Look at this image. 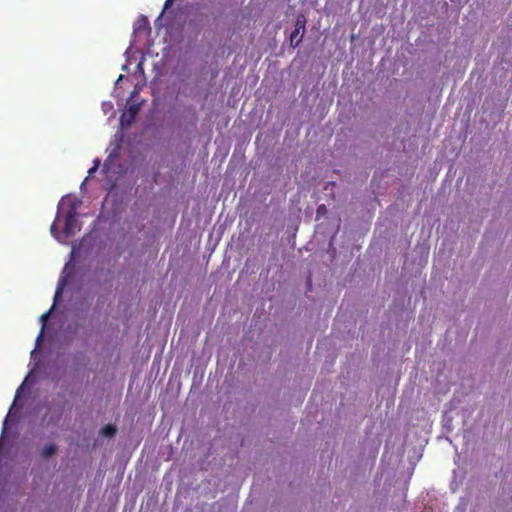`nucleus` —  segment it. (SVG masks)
<instances>
[{
    "instance_id": "obj_1",
    "label": "nucleus",
    "mask_w": 512,
    "mask_h": 512,
    "mask_svg": "<svg viewBox=\"0 0 512 512\" xmlns=\"http://www.w3.org/2000/svg\"><path fill=\"white\" fill-rule=\"evenodd\" d=\"M81 201L77 198H63L60 202V206L63 207L65 205L68 206V209L65 213V223H64V233L66 236H71L75 233L77 228V210Z\"/></svg>"
},
{
    "instance_id": "obj_2",
    "label": "nucleus",
    "mask_w": 512,
    "mask_h": 512,
    "mask_svg": "<svg viewBox=\"0 0 512 512\" xmlns=\"http://www.w3.org/2000/svg\"><path fill=\"white\" fill-rule=\"evenodd\" d=\"M140 110V105L131 104L128 106L127 110L123 112L120 116V125L122 128H128L134 122L138 112Z\"/></svg>"
},
{
    "instance_id": "obj_3",
    "label": "nucleus",
    "mask_w": 512,
    "mask_h": 512,
    "mask_svg": "<svg viewBox=\"0 0 512 512\" xmlns=\"http://www.w3.org/2000/svg\"><path fill=\"white\" fill-rule=\"evenodd\" d=\"M151 33V27L148 18L145 15H140L134 24V34L149 35Z\"/></svg>"
},
{
    "instance_id": "obj_4",
    "label": "nucleus",
    "mask_w": 512,
    "mask_h": 512,
    "mask_svg": "<svg viewBox=\"0 0 512 512\" xmlns=\"http://www.w3.org/2000/svg\"><path fill=\"white\" fill-rule=\"evenodd\" d=\"M303 35L300 31L294 30L290 35V46L296 48L303 40Z\"/></svg>"
},
{
    "instance_id": "obj_5",
    "label": "nucleus",
    "mask_w": 512,
    "mask_h": 512,
    "mask_svg": "<svg viewBox=\"0 0 512 512\" xmlns=\"http://www.w3.org/2000/svg\"><path fill=\"white\" fill-rule=\"evenodd\" d=\"M57 451V446L55 444L46 445L41 451V457L44 459H48L52 457Z\"/></svg>"
},
{
    "instance_id": "obj_6",
    "label": "nucleus",
    "mask_w": 512,
    "mask_h": 512,
    "mask_svg": "<svg viewBox=\"0 0 512 512\" xmlns=\"http://www.w3.org/2000/svg\"><path fill=\"white\" fill-rule=\"evenodd\" d=\"M306 26V18L304 15L300 14L296 18L294 30L300 31L302 34L305 32Z\"/></svg>"
},
{
    "instance_id": "obj_7",
    "label": "nucleus",
    "mask_w": 512,
    "mask_h": 512,
    "mask_svg": "<svg viewBox=\"0 0 512 512\" xmlns=\"http://www.w3.org/2000/svg\"><path fill=\"white\" fill-rule=\"evenodd\" d=\"M116 427L111 425V424H108V425H105L102 429H101V434L103 436H106V437H113L115 434H116Z\"/></svg>"
},
{
    "instance_id": "obj_8",
    "label": "nucleus",
    "mask_w": 512,
    "mask_h": 512,
    "mask_svg": "<svg viewBox=\"0 0 512 512\" xmlns=\"http://www.w3.org/2000/svg\"><path fill=\"white\" fill-rule=\"evenodd\" d=\"M53 307H54V306H52L48 312H45V313H44V314H42V315H41V317H40V320H41V322H42V329H41L40 334H39V335H38V337H37V340H40V339L42 338L43 330H44V328H45V325H46V322H47L48 318L50 317V313H51V311H52Z\"/></svg>"
},
{
    "instance_id": "obj_9",
    "label": "nucleus",
    "mask_w": 512,
    "mask_h": 512,
    "mask_svg": "<svg viewBox=\"0 0 512 512\" xmlns=\"http://www.w3.org/2000/svg\"><path fill=\"white\" fill-rule=\"evenodd\" d=\"M79 325L78 324H69L66 328L67 332L72 335H76L78 331Z\"/></svg>"
},
{
    "instance_id": "obj_10",
    "label": "nucleus",
    "mask_w": 512,
    "mask_h": 512,
    "mask_svg": "<svg viewBox=\"0 0 512 512\" xmlns=\"http://www.w3.org/2000/svg\"><path fill=\"white\" fill-rule=\"evenodd\" d=\"M64 280L59 282L58 284V287H57V290L55 292V296H54V300L56 301L57 298L62 294V291H63V287H64Z\"/></svg>"
},
{
    "instance_id": "obj_11",
    "label": "nucleus",
    "mask_w": 512,
    "mask_h": 512,
    "mask_svg": "<svg viewBox=\"0 0 512 512\" xmlns=\"http://www.w3.org/2000/svg\"><path fill=\"white\" fill-rule=\"evenodd\" d=\"M60 418H61V412H60L56 417H53V416H52V417L50 418L49 422L57 423V422H59Z\"/></svg>"
},
{
    "instance_id": "obj_12",
    "label": "nucleus",
    "mask_w": 512,
    "mask_h": 512,
    "mask_svg": "<svg viewBox=\"0 0 512 512\" xmlns=\"http://www.w3.org/2000/svg\"><path fill=\"white\" fill-rule=\"evenodd\" d=\"M51 233H52L53 236L56 237V226H55V223H53L52 226H51Z\"/></svg>"
},
{
    "instance_id": "obj_13",
    "label": "nucleus",
    "mask_w": 512,
    "mask_h": 512,
    "mask_svg": "<svg viewBox=\"0 0 512 512\" xmlns=\"http://www.w3.org/2000/svg\"><path fill=\"white\" fill-rule=\"evenodd\" d=\"M172 0H166L164 4V9H167L171 5Z\"/></svg>"
},
{
    "instance_id": "obj_14",
    "label": "nucleus",
    "mask_w": 512,
    "mask_h": 512,
    "mask_svg": "<svg viewBox=\"0 0 512 512\" xmlns=\"http://www.w3.org/2000/svg\"><path fill=\"white\" fill-rule=\"evenodd\" d=\"M99 165H100V160H99V159H96V160L94 161V165H93V166H94V167H96V169H98Z\"/></svg>"
},
{
    "instance_id": "obj_15",
    "label": "nucleus",
    "mask_w": 512,
    "mask_h": 512,
    "mask_svg": "<svg viewBox=\"0 0 512 512\" xmlns=\"http://www.w3.org/2000/svg\"><path fill=\"white\" fill-rule=\"evenodd\" d=\"M96 170L97 169L94 166L92 168H90L89 171H88L89 175H92Z\"/></svg>"
},
{
    "instance_id": "obj_16",
    "label": "nucleus",
    "mask_w": 512,
    "mask_h": 512,
    "mask_svg": "<svg viewBox=\"0 0 512 512\" xmlns=\"http://www.w3.org/2000/svg\"><path fill=\"white\" fill-rule=\"evenodd\" d=\"M22 386H23V384L18 388V390L16 392V397H18L20 395V391L22 389Z\"/></svg>"
},
{
    "instance_id": "obj_17",
    "label": "nucleus",
    "mask_w": 512,
    "mask_h": 512,
    "mask_svg": "<svg viewBox=\"0 0 512 512\" xmlns=\"http://www.w3.org/2000/svg\"><path fill=\"white\" fill-rule=\"evenodd\" d=\"M323 209H324V206H320V207L318 208V213L323 212Z\"/></svg>"
},
{
    "instance_id": "obj_18",
    "label": "nucleus",
    "mask_w": 512,
    "mask_h": 512,
    "mask_svg": "<svg viewBox=\"0 0 512 512\" xmlns=\"http://www.w3.org/2000/svg\"><path fill=\"white\" fill-rule=\"evenodd\" d=\"M323 209H324V206H320V207L318 208V213L323 212Z\"/></svg>"
}]
</instances>
